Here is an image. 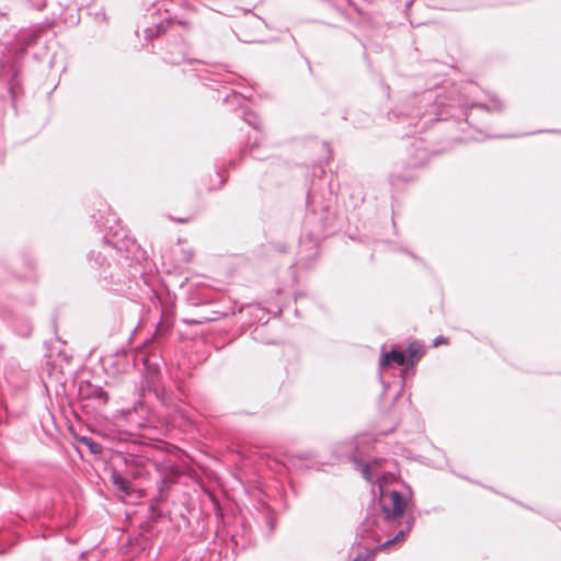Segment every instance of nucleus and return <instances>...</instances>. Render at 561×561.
<instances>
[{
	"instance_id": "nucleus-1",
	"label": "nucleus",
	"mask_w": 561,
	"mask_h": 561,
	"mask_svg": "<svg viewBox=\"0 0 561 561\" xmlns=\"http://www.w3.org/2000/svg\"><path fill=\"white\" fill-rule=\"evenodd\" d=\"M94 227L103 232L101 243L87 253V262L98 284L106 290L123 293L133 280L146 283L145 275L151 270L146 250L128 236L116 215L98 209L91 215Z\"/></svg>"
},
{
	"instance_id": "nucleus-2",
	"label": "nucleus",
	"mask_w": 561,
	"mask_h": 561,
	"mask_svg": "<svg viewBox=\"0 0 561 561\" xmlns=\"http://www.w3.org/2000/svg\"><path fill=\"white\" fill-rule=\"evenodd\" d=\"M164 337L156 330L154 334L144 341L138 351L122 346L113 354L108 355L105 360L113 367L116 373H127L131 367L139 368L141 380L136 388L138 399L131 408L123 410L129 422L135 415V424L140 427H147L150 417L153 415V402L165 404V392L162 386V367L165 365L163 356Z\"/></svg>"
},
{
	"instance_id": "nucleus-3",
	"label": "nucleus",
	"mask_w": 561,
	"mask_h": 561,
	"mask_svg": "<svg viewBox=\"0 0 561 561\" xmlns=\"http://www.w3.org/2000/svg\"><path fill=\"white\" fill-rule=\"evenodd\" d=\"M105 470L108 471L113 486L125 495L133 493L134 480L149 476L152 471L158 474L157 484L160 493L175 484L181 476L180 467L169 458L158 461L122 450L112 451Z\"/></svg>"
},
{
	"instance_id": "nucleus-4",
	"label": "nucleus",
	"mask_w": 561,
	"mask_h": 561,
	"mask_svg": "<svg viewBox=\"0 0 561 561\" xmlns=\"http://www.w3.org/2000/svg\"><path fill=\"white\" fill-rule=\"evenodd\" d=\"M53 25L54 21L46 19L44 24L21 28L14 34L12 42L0 50V82L5 85L13 106L24 93L22 70L27 48Z\"/></svg>"
},
{
	"instance_id": "nucleus-5",
	"label": "nucleus",
	"mask_w": 561,
	"mask_h": 561,
	"mask_svg": "<svg viewBox=\"0 0 561 561\" xmlns=\"http://www.w3.org/2000/svg\"><path fill=\"white\" fill-rule=\"evenodd\" d=\"M150 508L149 516L139 524V530L130 535L124 546L125 553L130 554L131 558L142 554L151 548L154 526L163 517L162 512L154 510L153 506Z\"/></svg>"
},
{
	"instance_id": "nucleus-6",
	"label": "nucleus",
	"mask_w": 561,
	"mask_h": 561,
	"mask_svg": "<svg viewBox=\"0 0 561 561\" xmlns=\"http://www.w3.org/2000/svg\"><path fill=\"white\" fill-rule=\"evenodd\" d=\"M250 154L253 159L259 161H265L270 159V156L261 154L260 152V144L257 140H254L251 146L244 147L240 149L239 158L229 160L227 164L218 165L215 171V176L218 180V184H210L209 191L214 190H220L225 183L227 182L226 172L229 169H234L239 165V163L248 156Z\"/></svg>"
},
{
	"instance_id": "nucleus-7",
	"label": "nucleus",
	"mask_w": 561,
	"mask_h": 561,
	"mask_svg": "<svg viewBox=\"0 0 561 561\" xmlns=\"http://www.w3.org/2000/svg\"><path fill=\"white\" fill-rule=\"evenodd\" d=\"M280 331V317L274 316L264 322H261L252 331L254 341L265 345H277L279 342Z\"/></svg>"
},
{
	"instance_id": "nucleus-8",
	"label": "nucleus",
	"mask_w": 561,
	"mask_h": 561,
	"mask_svg": "<svg viewBox=\"0 0 561 561\" xmlns=\"http://www.w3.org/2000/svg\"><path fill=\"white\" fill-rule=\"evenodd\" d=\"M172 36L174 38V43H171L168 41L165 46V53H164V60L165 62L174 66H179L183 62H190V64H198L199 66L203 65L202 61L195 60V59H188L186 57L185 51V43L181 34L179 33H172Z\"/></svg>"
},
{
	"instance_id": "nucleus-9",
	"label": "nucleus",
	"mask_w": 561,
	"mask_h": 561,
	"mask_svg": "<svg viewBox=\"0 0 561 561\" xmlns=\"http://www.w3.org/2000/svg\"><path fill=\"white\" fill-rule=\"evenodd\" d=\"M380 503L386 518H399L403 515L407 502L403 496L397 492H380Z\"/></svg>"
},
{
	"instance_id": "nucleus-10",
	"label": "nucleus",
	"mask_w": 561,
	"mask_h": 561,
	"mask_svg": "<svg viewBox=\"0 0 561 561\" xmlns=\"http://www.w3.org/2000/svg\"><path fill=\"white\" fill-rule=\"evenodd\" d=\"M190 71L193 76L205 87L214 88V84L224 85L228 83L226 76L217 72H213L204 67L192 68Z\"/></svg>"
},
{
	"instance_id": "nucleus-11",
	"label": "nucleus",
	"mask_w": 561,
	"mask_h": 561,
	"mask_svg": "<svg viewBox=\"0 0 561 561\" xmlns=\"http://www.w3.org/2000/svg\"><path fill=\"white\" fill-rule=\"evenodd\" d=\"M219 298V294L215 293L208 288H198L192 290L187 296V301L191 306H204V305H213Z\"/></svg>"
},
{
	"instance_id": "nucleus-12",
	"label": "nucleus",
	"mask_w": 561,
	"mask_h": 561,
	"mask_svg": "<svg viewBox=\"0 0 561 561\" xmlns=\"http://www.w3.org/2000/svg\"><path fill=\"white\" fill-rule=\"evenodd\" d=\"M180 24H181L180 21H176L175 19L168 16V18L163 19L162 21L153 24L152 26H147L145 28V36L147 39L151 41L169 31L173 32V28Z\"/></svg>"
},
{
	"instance_id": "nucleus-13",
	"label": "nucleus",
	"mask_w": 561,
	"mask_h": 561,
	"mask_svg": "<svg viewBox=\"0 0 561 561\" xmlns=\"http://www.w3.org/2000/svg\"><path fill=\"white\" fill-rule=\"evenodd\" d=\"M391 363H396L398 365L407 364V355L405 353L397 350H392L389 353H385L381 357L380 365L381 367H387Z\"/></svg>"
},
{
	"instance_id": "nucleus-14",
	"label": "nucleus",
	"mask_w": 561,
	"mask_h": 561,
	"mask_svg": "<svg viewBox=\"0 0 561 561\" xmlns=\"http://www.w3.org/2000/svg\"><path fill=\"white\" fill-rule=\"evenodd\" d=\"M425 354L424 347L419 342H413L407 350V363L414 366Z\"/></svg>"
},
{
	"instance_id": "nucleus-15",
	"label": "nucleus",
	"mask_w": 561,
	"mask_h": 561,
	"mask_svg": "<svg viewBox=\"0 0 561 561\" xmlns=\"http://www.w3.org/2000/svg\"><path fill=\"white\" fill-rule=\"evenodd\" d=\"M85 397L90 398V399H95V400H98L101 403H106L107 400H108V394L104 390L103 387L96 386V385H92L90 382H88V386H87Z\"/></svg>"
},
{
	"instance_id": "nucleus-16",
	"label": "nucleus",
	"mask_w": 561,
	"mask_h": 561,
	"mask_svg": "<svg viewBox=\"0 0 561 561\" xmlns=\"http://www.w3.org/2000/svg\"><path fill=\"white\" fill-rule=\"evenodd\" d=\"M12 325L15 334L21 337H28L32 334L33 327L26 318L14 320Z\"/></svg>"
},
{
	"instance_id": "nucleus-17",
	"label": "nucleus",
	"mask_w": 561,
	"mask_h": 561,
	"mask_svg": "<svg viewBox=\"0 0 561 561\" xmlns=\"http://www.w3.org/2000/svg\"><path fill=\"white\" fill-rule=\"evenodd\" d=\"M21 259L26 268L35 270V267L37 265V261L30 250H23L21 252Z\"/></svg>"
},
{
	"instance_id": "nucleus-18",
	"label": "nucleus",
	"mask_w": 561,
	"mask_h": 561,
	"mask_svg": "<svg viewBox=\"0 0 561 561\" xmlns=\"http://www.w3.org/2000/svg\"><path fill=\"white\" fill-rule=\"evenodd\" d=\"M213 316H203L198 319H184L183 322L186 324H202L206 322L214 321L218 318L219 314H222V312L219 311H211Z\"/></svg>"
},
{
	"instance_id": "nucleus-19",
	"label": "nucleus",
	"mask_w": 561,
	"mask_h": 561,
	"mask_svg": "<svg viewBox=\"0 0 561 561\" xmlns=\"http://www.w3.org/2000/svg\"><path fill=\"white\" fill-rule=\"evenodd\" d=\"M80 440L88 447L91 454L98 455L102 453V445L93 438L83 436Z\"/></svg>"
},
{
	"instance_id": "nucleus-20",
	"label": "nucleus",
	"mask_w": 561,
	"mask_h": 561,
	"mask_svg": "<svg viewBox=\"0 0 561 561\" xmlns=\"http://www.w3.org/2000/svg\"><path fill=\"white\" fill-rule=\"evenodd\" d=\"M243 119L247 124H249L254 129H259L257 116L253 112H243Z\"/></svg>"
},
{
	"instance_id": "nucleus-21",
	"label": "nucleus",
	"mask_w": 561,
	"mask_h": 561,
	"mask_svg": "<svg viewBox=\"0 0 561 561\" xmlns=\"http://www.w3.org/2000/svg\"><path fill=\"white\" fill-rule=\"evenodd\" d=\"M265 524L268 528V531L272 534L275 531L276 527H277V519L276 517L272 514V513H267L265 516Z\"/></svg>"
},
{
	"instance_id": "nucleus-22",
	"label": "nucleus",
	"mask_w": 561,
	"mask_h": 561,
	"mask_svg": "<svg viewBox=\"0 0 561 561\" xmlns=\"http://www.w3.org/2000/svg\"><path fill=\"white\" fill-rule=\"evenodd\" d=\"M26 2L30 8L34 9L36 11H42L47 5V0H26Z\"/></svg>"
},
{
	"instance_id": "nucleus-23",
	"label": "nucleus",
	"mask_w": 561,
	"mask_h": 561,
	"mask_svg": "<svg viewBox=\"0 0 561 561\" xmlns=\"http://www.w3.org/2000/svg\"><path fill=\"white\" fill-rule=\"evenodd\" d=\"M65 23H68L70 25H78L80 23V13L79 10H75L69 14V19H64Z\"/></svg>"
},
{
	"instance_id": "nucleus-24",
	"label": "nucleus",
	"mask_w": 561,
	"mask_h": 561,
	"mask_svg": "<svg viewBox=\"0 0 561 561\" xmlns=\"http://www.w3.org/2000/svg\"><path fill=\"white\" fill-rule=\"evenodd\" d=\"M393 545H396L393 539L387 540L386 542H383V543L379 545L378 547H376L375 550L371 553H374V556H375L377 552L385 551V550L389 549L390 547H392Z\"/></svg>"
},
{
	"instance_id": "nucleus-25",
	"label": "nucleus",
	"mask_w": 561,
	"mask_h": 561,
	"mask_svg": "<svg viewBox=\"0 0 561 561\" xmlns=\"http://www.w3.org/2000/svg\"><path fill=\"white\" fill-rule=\"evenodd\" d=\"M214 505H215V516H216V518L218 520H224L225 514H224V511H222L221 506L217 502H214Z\"/></svg>"
},
{
	"instance_id": "nucleus-26",
	"label": "nucleus",
	"mask_w": 561,
	"mask_h": 561,
	"mask_svg": "<svg viewBox=\"0 0 561 561\" xmlns=\"http://www.w3.org/2000/svg\"><path fill=\"white\" fill-rule=\"evenodd\" d=\"M362 473H363V476H364V478L366 480H368V481L373 480V474L370 473V466L369 465L363 466Z\"/></svg>"
},
{
	"instance_id": "nucleus-27",
	"label": "nucleus",
	"mask_w": 561,
	"mask_h": 561,
	"mask_svg": "<svg viewBox=\"0 0 561 561\" xmlns=\"http://www.w3.org/2000/svg\"><path fill=\"white\" fill-rule=\"evenodd\" d=\"M407 538V530H400L393 539L396 543L404 541Z\"/></svg>"
},
{
	"instance_id": "nucleus-28",
	"label": "nucleus",
	"mask_w": 561,
	"mask_h": 561,
	"mask_svg": "<svg viewBox=\"0 0 561 561\" xmlns=\"http://www.w3.org/2000/svg\"><path fill=\"white\" fill-rule=\"evenodd\" d=\"M449 343L448 339L447 337H444V336H438L434 340V346L437 347L442 344L444 345H447Z\"/></svg>"
},
{
	"instance_id": "nucleus-29",
	"label": "nucleus",
	"mask_w": 561,
	"mask_h": 561,
	"mask_svg": "<svg viewBox=\"0 0 561 561\" xmlns=\"http://www.w3.org/2000/svg\"><path fill=\"white\" fill-rule=\"evenodd\" d=\"M373 559H374V553H368V554H364V556H358L353 561H373Z\"/></svg>"
},
{
	"instance_id": "nucleus-30",
	"label": "nucleus",
	"mask_w": 561,
	"mask_h": 561,
	"mask_svg": "<svg viewBox=\"0 0 561 561\" xmlns=\"http://www.w3.org/2000/svg\"><path fill=\"white\" fill-rule=\"evenodd\" d=\"M240 98V93L236 92V91H231L230 94L226 95L224 102L225 103H229L230 102V99H239Z\"/></svg>"
},
{
	"instance_id": "nucleus-31",
	"label": "nucleus",
	"mask_w": 561,
	"mask_h": 561,
	"mask_svg": "<svg viewBox=\"0 0 561 561\" xmlns=\"http://www.w3.org/2000/svg\"><path fill=\"white\" fill-rule=\"evenodd\" d=\"M24 304L27 306H34L35 305V297L33 295H28L24 299Z\"/></svg>"
},
{
	"instance_id": "nucleus-32",
	"label": "nucleus",
	"mask_w": 561,
	"mask_h": 561,
	"mask_svg": "<svg viewBox=\"0 0 561 561\" xmlns=\"http://www.w3.org/2000/svg\"><path fill=\"white\" fill-rule=\"evenodd\" d=\"M172 220L180 224H186L190 221V218H172Z\"/></svg>"
},
{
	"instance_id": "nucleus-33",
	"label": "nucleus",
	"mask_w": 561,
	"mask_h": 561,
	"mask_svg": "<svg viewBox=\"0 0 561 561\" xmlns=\"http://www.w3.org/2000/svg\"><path fill=\"white\" fill-rule=\"evenodd\" d=\"M53 325H54V330H56L57 328V321H56V318L53 319Z\"/></svg>"
},
{
	"instance_id": "nucleus-34",
	"label": "nucleus",
	"mask_w": 561,
	"mask_h": 561,
	"mask_svg": "<svg viewBox=\"0 0 561 561\" xmlns=\"http://www.w3.org/2000/svg\"><path fill=\"white\" fill-rule=\"evenodd\" d=\"M181 516H182V518H183V519H185V522H186L187 524H190V519H187L183 514H182Z\"/></svg>"
},
{
	"instance_id": "nucleus-35",
	"label": "nucleus",
	"mask_w": 561,
	"mask_h": 561,
	"mask_svg": "<svg viewBox=\"0 0 561 561\" xmlns=\"http://www.w3.org/2000/svg\"><path fill=\"white\" fill-rule=\"evenodd\" d=\"M275 293H276L277 295H278V294H280V287H277V288L275 289Z\"/></svg>"
},
{
	"instance_id": "nucleus-36",
	"label": "nucleus",
	"mask_w": 561,
	"mask_h": 561,
	"mask_svg": "<svg viewBox=\"0 0 561 561\" xmlns=\"http://www.w3.org/2000/svg\"><path fill=\"white\" fill-rule=\"evenodd\" d=\"M276 313L280 314V306H277V311Z\"/></svg>"
}]
</instances>
